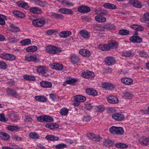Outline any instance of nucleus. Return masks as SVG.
Returning <instances> with one entry per match:
<instances>
[{
	"label": "nucleus",
	"mask_w": 149,
	"mask_h": 149,
	"mask_svg": "<svg viewBox=\"0 0 149 149\" xmlns=\"http://www.w3.org/2000/svg\"><path fill=\"white\" fill-rule=\"evenodd\" d=\"M118 127L112 126L109 128V131L111 133L115 134L118 130Z\"/></svg>",
	"instance_id": "obj_52"
},
{
	"label": "nucleus",
	"mask_w": 149,
	"mask_h": 149,
	"mask_svg": "<svg viewBox=\"0 0 149 149\" xmlns=\"http://www.w3.org/2000/svg\"><path fill=\"white\" fill-rule=\"evenodd\" d=\"M40 86L44 88H50L52 86V84L50 82L42 81L40 82Z\"/></svg>",
	"instance_id": "obj_19"
},
{
	"label": "nucleus",
	"mask_w": 149,
	"mask_h": 149,
	"mask_svg": "<svg viewBox=\"0 0 149 149\" xmlns=\"http://www.w3.org/2000/svg\"><path fill=\"white\" fill-rule=\"evenodd\" d=\"M103 6L105 8L112 10L115 9L117 8V6L114 4L109 3H104Z\"/></svg>",
	"instance_id": "obj_25"
},
{
	"label": "nucleus",
	"mask_w": 149,
	"mask_h": 149,
	"mask_svg": "<svg viewBox=\"0 0 149 149\" xmlns=\"http://www.w3.org/2000/svg\"><path fill=\"white\" fill-rule=\"evenodd\" d=\"M20 127L17 126V125H9L7 127V129L8 130L11 131H17L19 130Z\"/></svg>",
	"instance_id": "obj_30"
},
{
	"label": "nucleus",
	"mask_w": 149,
	"mask_h": 149,
	"mask_svg": "<svg viewBox=\"0 0 149 149\" xmlns=\"http://www.w3.org/2000/svg\"><path fill=\"white\" fill-rule=\"evenodd\" d=\"M37 72L39 73L43 74L46 72L47 69L45 66H38L36 67Z\"/></svg>",
	"instance_id": "obj_16"
},
{
	"label": "nucleus",
	"mask_w": 149,
	"mask_h": 149,
	"mask_svg": "<svg viewBox=\"0 0 149 149\" xmlns=\"http://www.w3.org/2000/svg\"><path fill=\"white\" fill-rule=\"evenodd\" d=\"M0 120L3 122H6L8 121V119L5 117L4 114H0Z\"/></svg>",
	"instance_id": "obj_61"
},
{
	"label": "nucleus",
	"mask_w": 149,
	"mask_h": 149,
	"mask_svg": "<svg viewBox=\"0 0 149 149\" xmlns=\"http://www.w3.org/2000/svg\"><path fill=\"white\" fill-rule=\"evenodd\" d=\"M78 11L81 13H85L89 12L91 11V9L87 6L82 5L78 7Z\"/></svg>",
	"instance_id": "obj_4"
},
{
	"label": "nucleus",
	"mask_w": 149,
	"mask_h": 149,
	"mask_svg": "<svg viewBox=\"0 0 149 149\" xmlns=\"http://www.w3.org/2000/svg\"><path fill=\"white\" fill-rule=\"evenodd\" d=\"M139 142L141 144L147 146L149 143V138L144 137H143L140 140Z\"/></svg>",
	"instance_id": "obj_34"
},
{
	"label": "nucleus",
	"mask_w": 149,
	"mask_h": 149,
	"mask_svg": "<svg viewBox=\"0 0 149 149\" xmlns=\"http://www.w3.org/2000/svg\"><path fill=\"white\" fill-rule=\"evenodd\" d=\"M96 111L98 112H102L104 111V108L101 106L99 105L97 106L95 108Z\"/></svg>",
	"instance_id": "obj_62"
},
{
	"label": "nucleus",
	"mask_w": 149,
	"mask_h": 149,
	"mask_svg": "<svg viewBox=\"0 0 149 149\" xmlns=\"http://www.w3.org/2000/svg\"><path fill=\"white\" fill-rule=\"evenodd\" d=\"M13 14L15 16L20 18H23L25 17V15L24 13L17 10L14 11Z\"/></svg>",
	"instance_id": "obj_41"
},
{
	"label": "nucleus",
	"mask_w": 149,
	"mask_h": 149,
	"mask_svg": "<svg viewBox=\"0 0 149 149\" xmlns=\"http://www.w3.org/2000/svg\"><path fill=\"white\" fill-rule=\"evenodd\" d=\"M51 16L52 17H54L56 19H61L64 18L63 16L61 14L54 13H51Z\"/></svg>",
	"instance_id": "obj_42"
},
{
	"label": "nucleus",
	"mask_w": 149,
	"mask_h": 149,
	"mask_svg": "<svg viewBox=\"0 0 149 149\" xmlns=\"http://www.w3.org/2000/svg\"><path fill=\"white\" fill-rule=\"evenodd\" d=\"M7 67V65L3 61H0V69H5Z\"/></svg>",
	"instance_id": "obj_60"
},
{
	"label": "nucleus",
	"mask_w": 149,
	"mask_h": 149,
	"mask_svg": "<svg viewBox=\"0 0 149 149\" xmlns=\"http://www.w3.org/2000/svg\"><path fill=\"white\" fill-rule=\"evenodd\" d=\"M46 139L50 141H58L59 139L58 137L51 135H47L45 137Z\"/></svg>",
	"instance_id": "obj_35"
},
{
	"label": "nucleus",
	"mask_w": 149,
	"mask_h": 149,
	"mask_svg": "<svg viewBox=\"0 0 149 149\" xmlns=\"http://www.w3.org/2000/svg\"><path fill=\"white\" fill-rule=\"evenodd\" d=\"M99 48L103 51H107L110 49L108 44V45H100Z\"/></svg>",
	"instance_id": "obj_50"
},
{
	"label": "nucleus",
	"mask_w": 149,
	"mask_h": 149,
	"mask_svg": "<svg viewBox=\"0 0 149 149\" xmlns=\"http://www.w3.org/2000/svg\"><path fill=\"white\" fill-rule=\"evenodd\" d=\"M6 92L8 93L11 96L16 97L17 96L16 90L12 88H8L6 89Z\"/></svg>",
	"instance_id": "obj_27"
},
{
	"label": "nucleus",
	"mask_w": 149,
	"mask_h": 149,
	"mask_svg": "<svg viewBox=\"0 0 149 149\" xmlns=\"http://www.w3.org/2000/svg\"><path fill=\"white\" fill-rule=\"evenodd\" d=\"M6 17L3 15L0 14V25H4L6 22L5 19Z\"/></svg>",
	"instance_id": "obj_51"
},
{
	"label": "nucleus",
	"mask_w": 149,
	"mask_h": 149,
	"mask_svg": "<svg viewBox=\"0 0 149 149\" xmlns=\"http://www.w3.org/2000/svg\"><path fill=\"white\" fill-rule=\"evenodd\" d=\"M124 55L126 57H130L133 56L134 55L133 53H131L130 52H126L124 53Z\"/></svg>",
	"instance_id": "obj_64"
},
{
	"label": "nucleus",
	"mask_w": 149,
	"mask_h": 149,
	"mask_svg": "<svg viewBox=\"0 0 149 149\" xmlns=\"http://www.w3.org/2000/svg\"><path fill=\"white\" fill-rule=\"evenodd\" d=\"M49 66L52 68L58 70H62L63 68L61 64L58 63H51Z\"/></svg>",
	"instance_id": "obj_6"
},
{
	"label": "nucleus",
	"mask_w": 149,
	"mask_h": 149,
	"mask_svg": "<svg viewBox=\"0 0 149 149\" xmlns=\"http://www.w3.org/2000/svg\"><path fill=\"white\" fill-rule=\"evenodd\" d=\"M132 94L130 92L126 91L123 93V97L125 99H130L132 97Z\"/></svg>",
	"instance_id": "obj_45"
},
{
	"label": "nucleus",
	"mask_w": 149,
	"mask_h": 149,
	"mask_svg": "<svg viewBox=\"0 0 149 149\" xmlns=\"http://www.w3.org/2000/svg\"><path fill=\"white\" fill-rule=\"evenodd\" d=\"M77 81V80L76 79L69 78L67 79L66 81L63 84V86H66L67 84H70L74 83Z\"/></svg>",
	"instance_id": "obj_28"
},
{
	"label": "nucleus",
	"mask_w": 149,
	"mask_h": 149,
	"mask_svg": "<svg viewBox=\"0 0 149 149\" xmlns=\"http://www.w3.org/2000/svg\"><path fill=\"white\" fill-rule=\"evenodd\" d=\"M124 132V131L122 127H118L117 130L115 134L121 135L123 134Z\"/></svg>",
	"instance_id": "obj_56"
},
{
	"label": "nucleus",
	"mask_w": 149,
	"mask_h": 149,
	"mask_svg": "<svg viewBox=\"0 0 149 149\" xmlns=\"http://www.w3.org/2000/svg\"><path fill=\"white\" fill-rule=\"evenodd\" d=\"M71 33L70 31H63L60 33L59 35L63 38H66L71 35Z\"/></svg>",
	"instance_id": "obj_39"
},
{
	"label": "nucleus",
	"mask_w": 149,
	"mask_h": 149,
	"mask_svg": "<svg viewBox=\"0 0 149 149\" xmlns=\"http://www.w3.org/2000/svg\"><path fill=\"white\" fill-rule=\"evenodd\" d=\"M25 58L26 60L28 61H34L36 62L39 61V60L35 55H27L25 56Z\"/></svg>",
	"instance_id": "obj_5"
},
{
	"label": "nucleus",
	"mask_w": 149,
	"mask_h": 149,
	"mask_svg": "<svg viewBox=\"0 0 149 149\" xmlns=\"http://www.w3.org/2000/svg\"><path fill=\"white\" fill-rule=\"evenodd\" d=\"M8 40L9 42L14 43L17 42L18 40L16 38H15L14 37H12V36H9L8 38Z\"/></svg>",
	"instance_id": "obj_55"
},
{
	"label": "nucleus",
	"mask_w": 149,
	"mask_h": 149,
	"mask_svg": "<svg viewBox=\"0 0 149 149\" xmlns=\"http://www.w3.org/2000/svg\"><path fill=\"white\" fill-rule=\"evenodd\" d=\"M138 33L136 32L133 36L130 38V41L133 43H140L142 41V39L140 37L137 36Z\"/></svg>",
	"instance_id": "obj_3"
},
{
	"label": "nucleus",
	"mask_w": 149,
	"mask_h": 149,
	"mask_svg": "<svg viewBox=\"0 0 149 149\" xmlns=\"http://www.w3.org/2000/svg\"><path fill=\"white\" fill-rule=\"evenodd\" d=\"M131 28L132 29L136 31H143L144 30V28L141 25L136 24H134L132 25Z\"/></svg>",
	"instance_id": "obj_29"
},
{
	"label": "nucleus",
	"mask_w": 149,
	"mask_h": 149,
	"mask_svg": "<svg viewBox=\"0 0 149 149\" xmlns=\"http://www.w3.org/2000/svg\"><path fill=\"white\" fill-rule=\"evenodd\" d=\"M79 53L81 55L85 57H88L91 55L90 51L86 49H80L79 52Z\"/></svg>",
	"instance_id": "obj_18"
},
{
	"label": "nucleus",
	"mask_w": 149,
	"mask_h": 149,
	"mask_svg": "<svg viewBox=\"0 0 149 149\" xmlns=\"http://www.w3.org/2000/svg\"><path fill=\"white\" fill-rule=\"evenodd\" d=\"M45 23V20L44 17H41L33 19L32 21L33 25L37 27H42Z\"/></svg>",
	"instance_id": "obj_2"
},
{
	"label": "nucleus",
	"mask_w": 149,
	"mask_h": 149,
	"mask_svg": "<svg viewBox=\"0 0 149 149\" xmlns=\"http://www.w3.org/2000/svg\"><path fill=\"white\" fill-rule=\"evenodd\" d=\"M32 1L34 2L37 5L39 6L44 8L45 7L47 3L44 1L41 0H31Z\"/></svg>",
	"instance_id": "obj_17"
},
{
	"label": "nucleus",
	"mask_w": 149,
	"mask_h": 149,
	"mask_svg": "<svg viewBox=\"0 0 149 149\" xmlns=\"http://www.w3.org/2000/svg\"><path fill=\"white\" fill-rule=\"evenodd\" d=\"M37 47L36 46H30L27 48L26 50V51L28 52H33L37 50Z\"/></svg>",
	"instance_id": "obj_43"
},
{
	"label": "nucleus",
	"mask_w": 149,
	"mask_h": 149,
	"mask_svg": "<svg viewBox=\"0 0 149 149\" xmlns=\"http://www.w3.org/2000/svg\"><path fill=\"white\" fill-rule=\"evenodd\" d=\"M71 62L74 64L77 63L80 61V59L78 56L75 54H73L71 56Z\"/></svg>",
	"instance_id": "obj_23"
},
{
	"label": "nucleus",
	"mask_w": 149,
	"mask_h": 149,
	"mask_svg": "<svg viewBox=\"0 0 149 149\" xmlns=\"http://www.w3.org/2000/svg\"><path fill=\"white\" fill-rule=\"evenodd\" d=\"M95 19L97 22L100 23H104L107 21L106 17L100 15L95 16Z\"/></svg>",
	"instance_id": "obj_26"
},
{
	"label": "nucleus",
	"mask_w": 149,
	"mask_h": 149,
	"mask_svg": "<svg viewBox=\"0 0 149 149\" xmlns=\"http://www.w3.org/2000/svg\"><path fill=\"white\" fill-rule=\"evenodd\" d=\"M129 3L136 8H141L142 7L141 3L137 0H130L129 1Z\"/></svg>",
	"instance_id": "obj_15"
},
{
	"label": "nucleus",
	"mask_w": 149,
	"mask_h": 149,
	"mask_svg": "<svg viewBox=\"0 0 149 149\" xmlns=\"http://www.w3.org/2000/svg\"><path fill=\"white\" fill-rule=\"evenodd\" d=\"M79 34L82 38L86 39H89L90 37L89 33L87 31L84 30H81L79 32Z\"/></svg>",
	"instance_id": "obj_12"
},
{
	"label": "nucleus",
	"mask_w": 149,
	"mask_h": 149,
	"mask_svg": "<svg viewBox=\"0 0 149 149\" xmlns=\"http://www.w3.org/2000/svg\"><path fill=\"white\" fill-rule=\"evenodd\" d=\"M68 110L67 108H64L60 110V113L62 115L65 116L68 114Z\"/></svg>",
	"instance_id": "obj_53"
},
{
	"label": "nucleus",
	"mask_w": 149,
	"mask_h": 149,
	"mask_svg": "<svg viewBox=\"0 0 149 149\" xmlns=\"http://www.w3.org/2000/svg\"><path fill=\"white\" fill-rule=\"evenodd\" d=\"M93 29L96 31H103L105 29V26L100 24H95L93 27Z\"/></svg>",
	"instance_id": "obj_38"
},
{
	"label": "nucleus",
	"mask_w": 149,
	"mask_h": 149,
	"mask_svg": "<svg viewBox=\"0 0 149 149\" xmlns=\"http://www.w3.org/2000/svg\"><path fill=\"white\" fill-rule=\"evenodd\" d=\"M30 12L33 13L38 14L41 12V10L38 7H32L29 9Z\"/></svg>",
	"instance_id": "obj_31"
},
{
	"label": "nucleus",
	"mask_w": 149,
	"mask_h": 149,
	"mask_svg": "<svg viewBox=\"0 0 149 149\" xmlns=\"http://www.w3.org/2000/svg\"><path fill=\"white\" fill-rule=\"evenodd\" d=\"M121 81L122 83L128 85H131L133 81L132 78H130L124 77L121 79Z\"/></svg>",
	"instance_id": "obj_13"
},
{
	"label": "nucleus",
	"mask_w": 149,
	"mask_h": 149,
	"mask_svg": "<svg viewBox=\"0 0 149 149\" xmlns=\"http://www.w3.org/2000/svg\"><path fill=\"white\" fill-rule=\"evenodd\" d=\"M119 33L121 35H126L129 34L130 32L129 31L123 29L119 30Z\"/></svg>",
	"instance_id": "obj_57"
},
{
	"label": "nucleus",
	"mask_w": 149,
	"mask_h": 149,
	"mask_svg": "<svg viewBox=\"0 0 149 149\" xmlns=\"http://www.w3.org/2000/svg\"><path fill=\"white\" fill-rule=\"evenodd\" d=\"M9 29L10 31L14 32H17L19 31V29L18 27L12 24L9 27Z\"/></svg>",
	"instance_id": "obj_37"
},
{
	"label": "nucleus",
	"mask_w": 149,
	"mask_h": 149,
	"mask_svg": "<svg viewBox=\"0 0 149 149\" xmlns=\"http://www.w3.org/2000/svg\"><path fill=\"white\" fill-rule=\"evenodd\" d=\"M0 137L4 140H8L10 139L9 135L6 133L1 132H0Z\"/></svg>",
	"instance_id": "obj_24"
},
{
	"label": "nucleus",
	"mask_w": 149,
	"mask_h": 149,
	"mask_svg": "<svg viewBox=\"0 0 149 149\" xmlns=\"http://www.w3.org/2000/svg\"><path fill=\"white\" fill-rule=\"evenodd\" d=\"M107 101L110 103L113 104H117L119 100L115 96H110L107 97Z\"/></svg>",
	"instance_id": "obj_7"
},
{
	"label": "nucleus",
	"mask_w": 149,
	"mask_h": 149,
	"mask_svg": "<svg viewBox=\"0 0 149 149\" xmlns=\"http://www.w3.org/2000/svg\"><path fill=\"white\" fill-rule=\"evenodd\" d=\"M47 52L50 54H55L61 52L62 50L59 47L49 45L46 48Z\"/></svg>",
	"instance_id": "obj_1"
},
{
	"label": "nucleus",
	"mask_w": 149,
	"mask_h": 149,
	"mask_svg": "<svg viewBox=\"0 0 149 149\" xmlns=\"http://www.w3.org/2000/svg\"><path fill=\"white\" fill-rule=\"evenodd\" d=\"M139 54L141 57L144 58H148L149 57V55L145 51H140Z\"/></svg>",
	"instance_id": "obj_49"
},
{
	"label": "nucleus",
	"mask_w": 149,
	"mask_h": 149,
	"mask_svg": "<svg viewBox=\"0 0 149 149\" xmlns=\"http://www.w3.org/2000/svg\"><path fill=\"white\" fill-rule=\"evenodd\" d=\"M45 115H41L38 116L37 118V120L41 122H45Z\"/></svg>",
	"instance_id": "obj_58"
},
{
	"label": "nucleus",
	"mask_w": 149,
	"mask_h": 149,
	"mask_svg": "<svg viewBox=\"0 0 149 149\" xmlns=\"http://www.w3.org/2000/svg\"><path fill=\"white\" fill-rule=\"evenodd\" d=\"M106 64L109 65H111L115 63L116 60L112 56H108L105 60Z\"/></svg>",
	"instance_id": "obj_9"
},
{
	"label": "nucleus",
	"mask_w": 149,
	"mask_h": 149,
	"mask_svg": "<svg viewBox=\"0 0 149 149\" xmlns=\"http://www.w3.org/2000/svg\"><path fill=\"white\" fill-rule=\"evenodd\" d=\"M58 11L59 12L65 14L72 15L74 13L71 9L65 8L59 9Z\"/></svg>",
	"instance_id": "obj_11"
},
{
	"label": "nucleus",
	"mask_w": 149,
	"mask_h": 149,
	"mask_svg": "<svg viewBox=\"0 0 149 149\" xmlns=\"http://www.w3.org/2000/svg\"><path fill=\"white\" fill-rule=\"evenodd\" d=\"M20 43L22 45L25 46L30 44L31 41L30 39H25L22 40Z\"/></svg>",
	"instance_id": "obj_48"
},
{
	"label": "nucleus",
	"mask_w": 149,
	"mask_h": 149,
	"mask_svg": "<svg viewBox=\"0 0 149 149\" xmlns=\"http://www.w3.org/2000/svg\"><path fill=\"white\" fill-rule=\"evenodd\" d=\"M112 117L113 119L117 121H121L125 118L123 115L120 113L113 114Z\"/></svg>",
	"instance_id": "obj_10"
},
{
	"label": "nucleus",
	"mask_w": 149,
	"mask_h": 149,
	"mask_svg": "<svg viewBox=\"0 0 149 149\" xmlns=\"http://www.w3.org/2000/svg\"><path fill=\"white\" fill-rule=\"evenodd\" d=\"M82 77L86 78H92L94 77V74L90 71H84L81 74Z\"/></svg>",
	"instance_id": "obj_8"
},
{
	"label": "nucleus",
	"mask_w": 149,
	"mask_h": 149,
	"mask_svg": "<svg viewBox=\"0 0 149 149\" xmlns=\"http://www.w3.org/2000/svg\"><path fill=\"white\" fill-rule=\"evenodd\" d=\"M35 99L38 101L44 102H46L47 100L45 97L41 95L35 96Z\"/></svg>",
	"instance_id": "obj_40"
},
{
	"label": "nucleus",
	"mask_w": 149,
	"mask_h": 149,
	"mask_svg": "<svg viewBox=\"0 0 149 149\" xmlns=\"http://www.w3.org/2000/svg\"><path fill=\"white\" fill-rule=\"evenodd\" d=\"M115 86L111 83L104 82L102 84V87L105 89L111 90L115 88Z\"/></svg>",
	"instance_id": "obj_14"
},
{
	"label": "nucleus",
	"mask_w": 149,
	"mask_h": 149,
	"mask_svg": "<svg viewBox=\"0 0 149 149\" xmlns=\"http://www.w3.org/2000/svg\"><path fill=\"white\" fill-rule=\"evenodd\" d=\"M86 92L89 95L93 96H95L97 95V93L96 91L92 88H88L86 89Z\"/></svg>",
	"instance_id": "obj_22"
},
{
	"label": "nucleus",
	"mask_w": 149,
	"mask_h": 149,
	"mask_svg": "<svg viewBox=\"0 0 149 149\" xmlns=\"http://www.w3.org/2000/svg\"><path fill=\"white\" fill-rule=\"evenodd\" d=\"M23 77L24 79L27 80L34 81L36 80L35 77L34 76L25 74L23 76Z\"/></svg>",
	"instance_id": "obj_33"
},
{
	"label": "nucleus",
	"mask_w": 149,
	"mask_h": 149,
	"mask_svg": "<svg viewBox=\"0 0 149 149\" xmlns=\"http://www.w3.org/2000/svg\"><path fill=\"white\" fill-rule=\"evenodd\" d=\"M143 16V17L140 19V21L141 22H145L147 20H149V13L147 12L145 13Z\"/></svg>",
	"instance_id": "obj_46"
},
{
	"label": "nucleus",
	"mask_w": 149,
	"mask_h": 149,
	"mask_svg": "<svg viewBox=\"0 0 149 149\" xmlns=\"http://www.w3.org/2000/svg\"><path fill=\"white\" fill-rule=\"evenodd\" d=\"M104 146L106 147H110L113 146L114 144L113 142L110 139L105 140L103 142Z\"/></svg>",
	"instance_id": "obj_36"
},
{
	"label": "nucleus",
	"mask_w": 149,
	"mask_h": 149,
	"mask_svg": "<svg viewBox=\"0 0 149 149\" xmlns=\"http://www.w3.org/2000/svg\"><path fill=\"white\" fill-rule=\"evenodd\" d=\"M108 43L110 49H116L118 47V43L114 40H109L108 42Z\"/></svg>",
	"instance_id": "obj_21"
},
{
	"label": "nucleus",
	"mask_w": 149,
	"mask_h": 149,
	"mask_svg": "<svg viewBox=\"0 0 149 149\" xmlns=\"http://www.w3.org/2000/svg\"><path fill=\"white\" fill-rule=\"evenodd\" d=\"M74 97L76 99L78 100L80 102H84L86 100V98L85 97L81 95H77Z\"/></svg>",
	"instance_id": "obj_47"
},
{
	"label": "nucleus",
	"mask_w": 149,
	"mask_h": 149,
	"mask_svg": "<svg viewBox=\"0 0 149 149\" xmlns=\"http://www.w3.org/2000/svg\"><path fill=\"white\" fill-rule=\"evenodd\" d=\"M115 146L116 148H128V146L127 145L121 143H117L115 144Z\"/></svg>",
	"instance_id": "obj_44"
},
{
	"label": "nucleus",
	"mask_w": 149,
	"mask_h": 149,
	"mask_svg": "<svg viewBox=\"0 0 149 149\" xmlns=\"http://www.w3.org/2000/svg\"><path fill=\"white\" fill-rule=\"evenodd\" d=\"M54 121L53 118L51 117L45 115V122H52Z\"/></svg>",
	"instance_id": "obj_59"
},
{
	"label": "nucleus",
	"mask_w": 149,
	"mask_h": 149,
	"mask_svg": "<svg viewBox=\"0 0 149 149\" xmlns=\"http://www.w3.org/2000/svg\"><path fill=\"white\" fill-rule=\"evenodd\" d=\"M33 120V119L31 116L30 115L26 116L24 120L25 121L30 123H31Z\"/></svg>",
	"instance_id": "obj_63"
},
{
	"label": "nucleus",
	"mask_w": 149,
	"mask_h": 149,
	"mask_svg": "<svg viewBox=\"0 0 149 149\" xmlns=\"http://www.w3.org/2000/svg\"><path fill=\"white\" fill-rule=\"evenodd\" d=\"M29 135L30 138L34 139H39L40 137L38 133L34 132L30 133Z\"/></svg>",
	"instance_id": "obj_32"
},
{
	"label": "nucleus",
	"mask_w": 149,
	"mask_h": 149,
	"mask_svg": "<svg viewBox=\"0 0 149 149\" xmlns=\"http://www.w3.org/2000/svg\"><path fill=\"white\" fill-rule=\"evenodd\" d=\"M17 4L19 7L27 9L29 8V6L27 3L22 1L17 2Z\"/></svg>",
	"instance_id": "obj_20"
},
{
	"label": "nucleus",
	"mask_w": 149,
	"mask_h": 149,
	"mask_svg": "<svg viewBox=\"0 0 149 149\" xmlns=\"http://www.w3.org/2000/svg\"><path fill=\"white\" fill-rule=\"evenodd\" d=\"M67 145L64 143H60L58 144L55 146L56 149H63L64 148L67 147Z\"/></svg>",
	"instance_id": "obj_54"
}]
</instances>
